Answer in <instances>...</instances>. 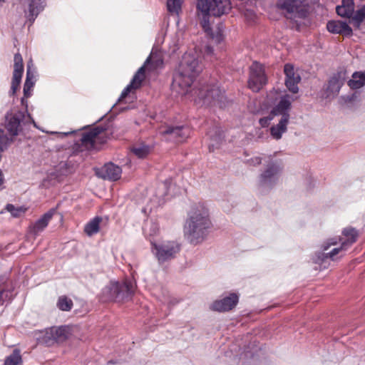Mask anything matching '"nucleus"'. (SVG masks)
I'll return each instance as SVG.
<instances>
[{
    "label": "nucleus",
    "mask_w": 365,
    "mask_h": 365,
    "mask_svg": "<svg viewBox=\"0 0 365 365\" xmlns=\"http://www.w3.org/2000/svg\"><path fill=\"white\" fill-rule=\"evenodd\" d=\"M211 227L208 207L204 203L193 205L183 226L185 237L192 245L202 243Z\"/></svg>",
    "instance_id": "f257e3e1"
},
{
    "label": "nucleus",
    "mask_w": 365,
    "mask_h": 365,
    "mask_svg": "<svg viewBox=\"0 0 365 365\" xmlns=\"http://www.w3.org/2000/svg\"><path fill=\"white\" fill-rule=\"evenodd\" d=\"M228 0H197V13L204 31L220 43L223 39L225 26L212 28L213 17H219L225 13Z\"/></svg>",
    "instance_id": "f03ea898"
},
{
    "label": "nucleus",
    "mask_w": 365,
    "mask_h": 365,
    "mask_svg": "<svg viewBox=\"0 0 365 365\" xmlns=\"http://www.w3.org/2000/svg\"><path fill=\"white\" fill-rule=\"evenodd\" d=\"M200 71L201 66L196 56L191 53H185L173 78V91L178 95H186L194 78Z\"/></svg>",
    "instance_id": "7ed1b4c3"
},
{
    "label": "nucleus",
    "mask_w": 365,
    "mask_h": 365,
    "mask_svg": "<svg viewBox=\"0 0 365 365\" xmlns=\"http://www.w3.org/2000/svg\"><path fill=\"white\" fill-rule=\"evenodd\" d=\"M283 173L282 162L277 159H270L257 178V190L266 195L273 190L279 183Z\"/></svg>",
    "instance_id": "20e7f679"
},
{
    "label": "nucleus",
    "mask_w": 365,
    "mask_h": 365,
    "mask_svg": "<svg viewBox=\"0 0 365 365\" xmlns=\"http://www.w3.org/2000/svg\"><path fill=\"white\" fill-rule=\"evenodd\" d=\"M135 287V283L130 280L123 283L112 281L102 289L101 299L103 302L123 301L133 294Z\"/></svg>",
    "instance_id": "39448f33"
},
{
    "label": "nucleus",
    "mask_w": 365,
    "mask_h": 365,
    "mask_svg": "<svg viewBox=\"0 0 365 365\" xmlns=\"http://www.w3.org/2000/svg\"><path fill=\"white\" fill-rule=\"evenodd\" d=\"M162 63L163 61L160 58L156 53L152 52L150 56L146 59L143 66L138 70L130 84L123 91L118 101H122L127 97L129 93L139 88L145 78V72L157 68Z\"/></svg>",
    "instance_id": "423d86ee"
},
{
    "label": "nucleus",
    "mask_w": 365,
    "mask_h": 365,
    "mask_svg": "<svg viewBox=\"0 0 365 365\" xmlns=\"http://www.w3.org/2000/svg\"><path fill=\"white\" fill-rule=\"evenodd\" d=\"M151 252L160 263L175 257L180 250V245L173 240L151 242Z\"/></svg>",
    "instance_id": "0eeeda50"
},
{
    "label": "nucleus",
    "mask_w": 365,
    "mask_h": 365,
    "mask_svg": "<svg viewBox=\"0 0 365 365\" xmlns=\"http://www.w3.org/2000/svg\"><path fill=\"white\" fill-rule=\"evenodd\" d=\"M338 238L333 237L328 239L322 245V252H317L313 257V262L320 266V269H326L329 264L330 260H334V257L341 251L346 250L349 247H344L343 242H341V245L339 247H335L331 250V252L325 253L331 245H335L337 243Z\"/></svg>",
    "instance_id": "6e6552de"
},
{
    "label": "nucleus",
    "mask_w": 365,
    "mask_h": 365,
    "mask_svg": "<svg viewBox=\"0 0 365 365\" xmlns=\"http://www.w3.org/2000/svg\"><path fill=\"white\" fill-rule=\"evenodd\" d=\"M267 83L264 67L257 61H254L250 67L248 86L254 92H259Z\"/></svg>",
    "instance_id": "1a4fd4ad"
},
{
    "label": "nucleus",
    "mask_w": 365,
    "mask_h": 365,
    "mask_svg": "<svg viewBox=\"0 0 365 365\" xmlns=\"http://www.w3.org/2000/svg\"><path fill=\"white\" fill-rule=\"evenodd\" d=\"M225 91H222L217 86H214L209 90L201 91L199 97L195 100L197 103L211 105L212 103H220L225 96Z\"/></svg>",
    "instance_id": "9d476101"
},
{
    "label": "nucleus",
    "mask_w": 365,
    "mask_h": 365,
    "mask_svg": "<svg viewBox=\"0 0 365 365\" xmlns=\"http://www.w3.org/2000/svg\"><path fill=\"white\" fill-rule=\"evenodd\" d=\"M319 0H278L277 6L288 14L299 13L302 6H309Z\"/></svg>",
    "instance_id": "9b49d317"
},
{
    "label": "nucleus",
    "mask_w": 365,
    "mask_h": 365,
    "mask_svg": "<svg viewBox=\"0 0 365 365\" xmlns=\"http://www.w3.org/2000/svg\"><path fill=\"white\" fill-rule=\"evenodd\" d=\"M284 73L285 75L284 84L287 88L292 93H297L299 92L298 84L301 81L299 74L291 63L284 65Z\"/></svg>",
    "instance_id": "f8f14e48"
},
{
    "label": "nucleus",
    "mask_w": 365,
    "mask_h": 365,
    "mask_svg": "<svg viewBox=\"0 0 365 365\" xmlns=\"http://www.w3.org/2000/svg\"><path fill=\"white\" fill-rule=\"evenodd\" d=\"M293 101L294 98L289 94L281 96L278 103L271 110L272 115H281V118L287 117V119H289V110Z\"/></svg>",
    "instance_id": "ddd939ff"
},
{
    "label": "nucleus",
    "mask_w": 365,
    "mask_h": 365,
    "mask_svg": "<svg viewBox=\"0 0 365 365\" xmlns=\"http://www.w3.org/2000/svg\"><path fill=\"white\" fill-rule=\"evenodd\" d=\"M42 0H21L20 4L24 10L25 17L33 22L39 12L43 9Z\"/></svg>",
    "instance_id": "4468645a"
},
{
    "label": "nucleus",
    "mask_w": 365,
    "mask_h": 365,
    "mask_svg": "<svg viewBox=\"0 0 365 365\" xmlns=\"http://www.w3.org/2000/svg\"><path fill=\"white\" fill-rule=\"evenodd\" d=\"M345 81V73L342 72H337L334 73L328 81L327 86L326 88V95L329 98L330 96H336L339 94L341 88Z\"/></svg>",
    "instance_id": "2eb2a0df"
},
{
    "label": "nucleus",
    "mask_w": 365,
    "mask_h": 365,
    "mask_svg": "<svg viewBox=\"0 0 365 365\" xmlns=\"http://www.w3.org/2000/svg\"><path fill=\"white\" fill-rule=\"evenodd\" d=\"M105 132L98 128H94L82 133L81 142L86 147H94L103 143Z\"/></svg>",
    "instance_id": "dca6fc26"
},
{
    "label": "nucleus",
    "mask_w": 365,
    "mask_h": 365,
    "mask_svg": "<svg viewBox=\"0 0 365 365\" xmlns=\"http://www.w3.org/2000/svg\"><path fill=\"white\" fill-rule=\"evenodd\" d=\"M14 73L11 86V94L14 95L18 91L24 71L23 59L19 53L14 56Z\"/></svg>",
    "instance_id": "f3484780"
},
{
    "label": "nucleus",
    "mask_w": 365,
    "mask_h": 365,
    "mask_svg": "<svg viewBox=\"0 0 365 365\" xmlns=\"http://www.w3.org/2000/svg\"><path fill=\"white\" fill-rule=\"evenodd\" d=\"M327 29L331 34H341L344 36H350L353 34L350 26L346 22L341 21H329L327 24Z\"/></svg>",
    "instance_id": "a211bd4d"
},
{
    "label": "nucleus",
    "mask_w": 365,
    "mask_h": 365,
    "mask_svg": "<svg viewBox=\"0 0 365 365\" xmlns=\"http://www.w3.org/2000/svg\"><path fill=\"white\" fill-rule=\"evenodd\" d=\"M121 172L122 170L119 166L115 165L112 163H109L106 164L96 173L99 177L103 179L116 180L120 178Z\"/></svg>",
    "instance_id": "6ab92c4d"
},
{
    "label": "nucleus",
    "mask_w": 365,
    "mask_h": 365,
    "mask_svg": "<svg viewBox=\"0 0 365 365\" xmlns=\"http://www.w3.org/2000/svg\"><path fill=\"white\" fill-rule=\"evenodd\" d=\"M23 116L24 114L21 112L7 115L6 128L11 135L16 136L19 134V125Z\"/></svg>",
    "instance_id": "aec40b11"
},
{
    "label": "nucleus",
    "mask_w": 365,
    "mask_h": 365,
    "mask_svg": "<svg viewBox=\"0 0 365 365\" xmlns=\"http://www.w3.org/2000/svg\"><path fill=\"white\" fill-rule=\"evenodd\" d=\"M161 133L168 135L170 140L175 139L178 142H181L189 135V129L184 127L169 128L160 131Z\"/></svg>",
    "instance_id": "412c9836"
},
{
    "label": "nucleus",
    "mask_w": 365,
    "mask_h": 365,
    "mask_svg": "<svg viewBox=\"0 0 365 365\" xmlns=\"http://www.w3.org/2000/svg\"><path fill=\"white\" fill-rule=\"evenodd\" d=\"M54 213V210H51L45 213L39 220H38L31 227V231L35 235L42 232L48 225Z\"/></svg>",
    "instance_id": "4be33fe9"
},
{
    "label": "nucleus",
    "mask_w": 365,
    "mask_h": 365,
    "mask_svg": "<svg viewBox=\"0 0 365 365\" xmlns=\"http://www.w3.org/2000/svg\"><path fill=\"white\" fill-rule=\"evenodd\" d=\"M354 11V0H342L341 4L336 7V14L342 17L350 18Z\"/></svg>",
    "instance_id": "5701e85b"
},
{
    "label": "nucleus",
    "mask_w": 365,
    "mask_h": 365,
    "mask_svg": "<svg viewBox=\"0 0 365 365\" xmlns=\"http://www.w3.org/2000/svg\"><path fill=\"white\" fill-rule=\"evenodd\" d=\"M342 235L344 238H338L340 242H343L344 247H350L352 244H354L358 237L357 230L353 227H346L344 228L342 231Z\"/></svg>",
    "instance_id": "b1692460"
},
{
    "label": "nucleus",
    "mask_w": 365,
    "mask_h": 365,
    "mask_svg": "<svg viewBox=\"0 0 365 365\" xmlns=\"http://www.w3.org/2000/svg\"><path fill=\"white\" fill-rule=\"evenodd\" d=\"M289 120V119H287V117H284L281 118L277 125L271 127L270 133L274 139H280L282 134L287 131Z\"/></svg>",
    "instance_id": "393cba45"
},
{
    "label": "nucleus",
    "mask_w": 365,
    "mask_h": 365,
    "mask_svg": "<svg viewBox=\"0 0 365 365\" xmlns=\"http://www.w3.org/2000/svg\"><path fill=\"white\" fill-rule=\"evenodd\" d=\"M53 341L62 342L69 338L71 334V328L69 327H53Z\"/></svg>",
    "instance_id": "a878e982"
},
{
    "label": "nucleus",
    "mask_w": 365,
    "mask_h": 365,
    "mask_svg": "<svg viewBox=\"0 0 365 365\" xmlns=\"http://www.w3.org/2000/svg\"><path fill=\"white\" fill-rule=\"evenodd\" d=\"M347 83L353 90L361 88L365 85V72H354L352 78L349 80Z\"/></svg>",
    "instance_id": "bb28decb"
},
{
    "label": "nucleus",
    "mask_w": 365,
    "mask_h": 365,
    "mask_svg": "<svg viewBox=\"0 0 365 365\" xmlns=\"http://www.w3.org/2000/svg\"><path fill=\"white\" fill-rule=\"evenodd\" d=\"M36 81V77L31 71V65L28 63L26 78L24 86V93L26 97H29L31 95V90L33 88Z\"/></svg>",
    "instance_id": "cd10ccee"
},
{
    "label": "nucleus",
    "mask_w": 365,
    "mask_h": 365,
    "mask_svg": "<svg viewBox=\"0 0 365 365\" xmlns=\"http://www.w3.org/2000/svg\"><path fill=\"white\" fill-rule=\"evenodd\" d=\"M211 310L218 312H226L228 309V297L224 296L222 298L215 300L210 306Z\"/></svg>",
    "instance_id": "c85d7f7f"
},
{
    "label": "nucleus",
    "mask_w": 365,
    "mask_h": 365,
    "mask_svg": "<svg viewBox=\"0 0 365 365\" xmlns=\"http://www.w3.org/2000/svg\"><path fill=\"white\" fill-rule=\"evenodd\" d=\"M101 222V217H95L91 220L89 222H88L84 228L85 232L88 236H92L94 234H96L99 231V225Z\"/></svg>",
    "instance_id": "c756f323"
},
{
    "label": "nucleus",
    "mask_w": 365,
    "mask_h": 365,
    "mask_svg": "<svg viewBox=\"0 0 365 365\" xmlns=\"http://www.w3.org/2000/svg\"><path fill=\"white\" fill-rule=\"evenodd\" d=\"M151 148L145 144H137L133 146L132 153L139 158H145L150 153Z\"/></svg>",
    "instance_id": "7c9ffc66"
},
{
    "label": "nucleus",
    "mask_w": 365,
    "mask_h": 365,
    "mask_svg": "<svg viewBox=\"0 0 365 365\" xmlns=\"http://www.w3.org/2000/svg\"><path fill=\"white\" fill-rule=\"evenodd\" d=\"M21 363L22 359L20 351L15 349L11 354L6 358L4 365H19Z\"/></svg>",
    "instance_id": "2f4dec72"
},
{
    "label": "nucleus",
    "mask_w": 365,
    "mask_h": 365,
    "mask_svg": "<svg viewBox=\"0 0 365 365\" xmlns=\"http://www.w3.org/2000/svg\"><path fill=\"white\" fill-rule=\"evenodd\" d=\"M39 336H37V339L40 340L41 342L50 344L53 342V327L46 329L45 330H42L39 331Z\"/></svg>",
    "instance_id": "473e14b6"
},
{
    "label": "nucleus",
    "mask_w": 365,
    "mask_h": 365,
    "mask_svg": "<svg viewBox=\"0 0 365 365\" xmlns=\"http://www.w3.org/2000/svg\"><path fill=\"white\" fill-rule=\"evenodd\" d=\"M6 210H7L9 212L11 213V215L14 217H21L22 215H24L26 211L27 210V208L24 206H18L16 207L12 204H8L6 205L5 207Z\"/></svg>",
    "instance_id": "72a5a7b5"
},
{
    "label": "nucleus",
    "mask_w": 365,
    "mask_h": 365,
    "mask_svg": "<svg viewBox=\"0 0 365 365\" xmlns=\"http://www.w3.org/2000/svg\"><path fill=\"white\" fill-rule=\"evenodd\" d=\"M182 0H167L168 9L170 13L178 14L181 10Z\"/></svg>",
    "instance_id": "f704fd0d"
},
{
    "label": "nucleus",
    "mask_w": 365,
    "mask_h": 365,
    "mask_svg": "<svg viewBox=\"0 0 365 365\" xmlns=\"http://www.w3.org/2000/svg\"><path fill=\"white\" fill-rule=\"evenodd\" d=\"M73 306L71 299L65 296L60 297L57 302V307L62 311H69Z\"/></svg>",
    "instance_id": "c9c22d12"
},
{
    "label": "nucleus",
    "mask_w": 365,
    "mask_h": 365,
    "mask_svg": "<svg viewBox=\"0 0 365 365\" xmlns=\"http://www.w3.org/2000/svg\"><path fill=\"white\" fill-rule=\"evenodd\" d=\"M353 19L359 23H361L365 20V6L358 9L355 12Z\"/></svg>",
    "instance_id": "e433bc0d"
},
{
    "label": "nucleus",
    "mask_w": 365,
    "mask_h": 365,
    "mask_svg": "<svg viewBox=\"0 0 365 365\" xmlns=\"http://www.w3.org/2000/svg\"><path fill=\"white\" fill-rule=\"evenodd\" d=\"M274 116L275 115H272V112L270 111L269 114L267 116L261 118L259 120V125L263 128L267 127L270 124V122L273 120Z\"/></svg>",
    "instance_id": "4c0bfd02"
},
{
    "label": "nucleus",
    "mask_w": 365,
    "mask_h": 365,
    "mask_svg": "<svg viewBox=\"0 0 365 365\" xmlns=\"http://www.w3.org/2000/svg\"><path fill=\"white\" fill-rule=\"evenodd\" d=\"M239 296L235 293H230V310L232 309L238 303Z\"/></svg>",
    "instance_id": "58836bf2"
},
{
    "label": "nucleus",
    "mask_w": 365,
    "mask_h": 365,
    "mask_svg": "<svg viewBox=\"0 0 365 365\" xmlns=\"http://www.w3.org/2000/svg\"><path fill=\"white\" fill-rule=\"evenodd\" d=\"M245 163L249 165L256 166L262 163V158L259 156H255L253 158H250L245 160Z\"/></svg>",
    "instance_id": "ea45409f"
},
{
    "label": "nucleus",
    "mask_w": 365,
    "mask_h": 365,
    "mask_svg": "<svg viewBox=\"0 0 365 365\" xmlns=\"http://www.w3.org/2000/svg\"><path fill=\"white\" fill-rule=\"evenodd\" d=\"M4 182H5L4 176V174L1 171V170L0 169V190H2L4 188Z\"/></svg>",
    "instance_id": "a19ab883"
},
{
    "label": "nucleus",
    "mask_w": 365,
    "mask_h": 365,
    "mask_svg": "<svg viewBox=\"0 0 365 365\" xmlns=\"http://www.w3.org/2000/svg\"><path fill=\"white\" fill-rule=\"evenodd\" d=\"M221 140V138L220 137H217V139H216V140ZM214 141H215V140H212V142L210 143V145H209V150L210 151H214L215 148H217V145H215L214 143Z\"/></svg>",
    "instance_id": "79ce46f5"
},
{
    "label": "nucleus",
    "mask_w": 365,
    "mask_h": 365,
    "mask_svg": "<svg viewBox=\"0 0 365 365\" xmlns=\"http://www.w3.org/2000/svg\"><path fill=\"white\" fill-rule=\"evenodd\" d=\"M356 98V96L355 93H353L351 96H347V101H353Z\"/></svg>",
    "instance_id": "37998d69"
},
{
    "label": "nucleus",
    "mask_w": 365,
    "mask_h": 365,
    "mask_svg": "<svg viewBox=\"0 0 365 365\" xmlns=\"http://www.w3.org/2000/svg\"><path fill=\"white\" fill-rule=\"evenodd\" d=\"M153 230H152V232H151L150 235H154V234H155L156 230H158V227H157V225H153Z\"/></svg>",
    "instance_id": "c03bdc74"
},
{
    "label": "nucleus",
    "mask_w": 365,
    "mask_h": 365,
    "mask_svg": "<svg viewBox=\"0 0 365 365\" xmlns=\"http://www.w3.org/2000/svg\"><path fill=\"white\" fill-rule=\"evenodd\" d=\"M4 135V132L2 129L0 128V142H2V138Z\"/></svg>",
    "instance_id": "a18cd8bd"
},
{
    "label": "nucleus",
    "mask_w": 365,
    "mask_h": 365,
    "mask_svg": "<svg viewBox=\"0 0 365 365\" xmlns=\"http://www.w3.org/2000/svg\"><path fill=\"white\" fill-rule=\"evenodd\" d=\"M152 210V207H145L143 209V212H144L145 213H147L148 211H150Z\"/></svg>",
    "instance_id": "49530a36"
},
{
    "label": "nucleus",
    "mask_w": 365,
    "mask_h": 365,
    "mask_svg": "<svg viewBox=\"0 0 365 365\" xmlns=\"http://www.w3.org/2000/svg\"><path fill=\"white\" fill-rule=\"evenodd\" d=\"M72 133H73V131H71V132H67V133H60V135H61V136H66V135H68V134Z\"/></svg>",
    "instance_id": "de8ad7c7"
},
{
    "label": "nucleus",
    "mask_w": 365,
    "mask_h": 365,
    "mask_svg": "<svg viewBox=\"0 0 365 365\" xmlns=\"http://www.w3.org/2000/svg\"><path fill=\"white\" fill-rule=\"evenodd\" d=\"M211 51H211V48L208 47V48H207V52H208V53H211Z\"/></svg>",
    "instance_id": "09e8293b"
}]
</instances>
